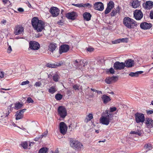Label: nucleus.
Returning <instances> with one entry per match:
<instances>
[{"mask_svg": "<svg viewBox=\"0 0 153 153\" xmlns=\"http://www.w3.org/2000/svg\"><path fill=\"white\" fill-rule=\"evenodd\" d=\"M143 72V71H138L136 72L135 73L130 72L129 75L132 77H137L138 76V75L140 74H141Z\"/></svg>", "mask_w": 153, "mask_h": 153, "instance_id": "obj_26", "label": "nucleus"}, {"mask_svg": "<svg viewBox=\"0 0 153 153\" xmlns=\"http://www.w3.org/2000/svg\"><path fill=\"white\" fill-rule=\"evenodd\" d=\"M150 17L151 19H153V11H151L150 13Z\"/></svg>", "mask_w": 153, "mask_h": 153, "instance_id": "obj_55", "label": "nucleus"}, {"mask_svg": "<svg viewBox=\"0 0 153 153\" xmlns=\"http://www.w3.org/2000/svg\"><path fill=\"white\" fill-rule=\"evenodd\" d=\"M18 10L20 12H22L24 11V9L22 8H19L18 9Z\"/></svg>", "mask_w": 153, "mask_h": 153, "instance_id": "obj_58", "label": "nucleus"}, {"mask_svg": "<svg viewBox=\"0 0 153 153\" xmlns=\"http://www.w3.org/2000/svg\"><path fill=\"white\" fill-rule=\"evenodd\" d=\"M23 31V27L21 25H18L15 27L14 33L16 35H18L22 34Z\"/></svg>", "mask_w": 153, "mask_h": 153, "instance_id": "obj_14", "label": "nucleus"}, {"mask_svg": "<svg viewBox=\"0 0 153 153\" xmlns=\"http://www.w3.org/2000/svg\"><path fill=\"white\" fill-rule=\"evenodd\" d=\"M77 16L76 13L74 12L68 13L66 15V17L68 19L74 20Z\"/></svg>", "mask_w": 153, "mask_h": 153, "instance_id": "obj_18", "label": "nucleus"}, {"mask_svg": "<svg viewBox=\"0 0 153 153\" xmlns=\"http://www.w3.org/2000/svg\"><path fill=\"white\" fill-rule=\"evenodd\" d=\"M152 27V24L146 22H143L140 24V27L143 29H150Z\"/></svg>", "mask_w": 153, "mask_h": 153, "instance_id": "obj_21", "label": "nucleus"}, {"mask_svg": "<svg viewBox=\"0 0 153 153\" xmlns=\"http://www.w3.org/2000/svg\"><path fill=\"white\" fill-rule=\"evenodd\" d=\"M146 123L149 128H152L153 126V120L151 118L147 119Z\"/></svg>", "mask_w": 153, "mask_h": 153, "instance_id": "obj_25", "label": "nucleus"}, {"mask_svg": "<svg viewBox=\"0 0 153 153\" xmlns=\"http://www.w3.org/2000/svg\"><path fill=\"white\" fill-rule=\"evenodd\" d=\"M11 111L9 109H7V110L6 111H3V115H4L5 116L6 115V114H8V116L9 115V114L10 113Z\"/></svg>", "mask_w": 153, "mask_h": 153, "instance_id": "obj_45", "label": "nucleus"}, {"mask_svg": "<svg viewBox=\"0 0 153 153\" xmlns=\"http://www.w3.org/2000/svg\"><path fill=\"white\" fill-rule=\"evenodd\" d=\"M31 23L34 29L38 32H40L45 29L44 23L42 21L39 20L37 17H33L32 19Z\"/></svg>", "mask_w": 153, "mask_h": 153, "instance_id": "obj_1", "label": "nucleus"}, {"mask_svg": "<svg viewBox=\"0 0 153 153\" xmlns=\"http://www.w3.org/2000/svg\"><path fill=\"white\" fill-rule=\"evenodd\" d=\"M117 108L115 107H114L113 108H111L110 109V111H108L109 113L112 114L111 112L115 111L116 110Z\"/></svg>", "mask_w": 153, "mask_h": 153, "instance_id": "obj_43", "label": "nucleus"}, {"mask_svg": "<svg viewBox=\"0 0 153 153\" xmlns=\"http://www.w3.org/2000/svg\"><path fill=\"white\" fill-rule=\"evenodd\" d=\"M62 95L58 94L55 95V98L57 100H59L62 99Z\"/></svg>", "mask_w": 153, "mask_h": 153, "instance_id": "obj_37", "label": "nucleus"}, {"mask_svg": "<svg viewBox=\"0 0 153 153\" xmlns=\"http://www.w3.org/2000/svg\"><path fill=\"white\" fill-rule=\"evenodd\" d=\"M140 4V1L138 0H134L132 4V7L134 8H137Z\"/></svg>", "mask_w": 153, "mask_h": 153, "instance_id": "obj_28", "label": "nucleus"}, {"mask_svg": "<svg viewBox=\"0 0 153 153\" xmlns=\"http://www.w3.org/2000/svg\"><path fill=\"white\" fill-rule=\"evenodd\" d=\"M42 85V83L40 82H36L35 83V85L36 87L40 86Z\"/></svg>", "mask_w": 153, "mask_h": 153, "instance_id": "obj_48", "label": "nucleus"}, {"mask_svg": "<svg viewBox=\"0 0 153 153\" xmlns=\"http://www.w3.org/2000/svg\"><path fill=\"white\" fill-rule=\"evenodd\" d=\"M57 23L59 25H62L63 23V22H62L61 20H59L58 22Z\"/></svg>", "mask_w": 153, "mask_h": 153, "instance_id": "obj_60", "label": "nucleus"}, {"mask_svg": "<svg viewBox=\"0 0 153 153\" xmlns=\"http://www.w3.org/2000/svg\"><path fill=\"white\" fill-rule=\"evenodd\" d=\"M112 43L113 44H117L120 43V39L112 41Z\"/></svg>", "mask_w": 153, "mask_h": 153, "instance_id": "obj_47", "label": "nucleus"}, {"mask_svg": "<svg viewBox=\"0 0 153 153\" xmlns=\"http://www.w3.org/2000/svg\"><path fill=\"white\" fill-rule=\"evenodd\" d=\"M71 92L70 91H69V90L67 92V94H71Z\"/></svg>", "mask_w": 153, "mask_h": 153, "instance_id": "obj_62", "label": "nucleus"}, {"mask_svg": "<svg viewBox=\"0 0 153 153\" xmlns=\"http://www.w3.org/2000/svg\"><path fill=\"white\" fill-rule=\"evenodd\" d=\"M56 47L57 46L56 44H51L49 46L48 50L51 52H53L55 50Z\"/></svg>", "mask_w": 153, "mask_h": 153, "instance_id": "obj_30", "label": "nucleus"}, {"mask_svg": "<svg viewBox=\"0 0 153 153\" xmlns=\"http://www.w3.org/2000/svg\"><path fill=\"white\" fill-rule=\"evenodd\" d=\"M12 51V49L10 46H9L7 50V52L10 53Z\"/></svg>", "mask_w": 153, "mask_h": 153, "instance_id": "obj_53", "label": "nucleus"}, {"mask_svg": "<svg viewBox=\"0 0 153 153\" xmlns=\"http://www.w3.org/2000/svg\"><path fill=\"white\" fill-rule=\"evenodd\" d=\"M56 91V89L53 87H52L49 89V92L52 94L54 93Z\"/></svg>", "mask_w": 153, "mask_h": 153, "instance_id": "obj_40", "label": "nucleus"}, {"mask_svg": "<svg viewBox=\"0 0 153 153\" xmlns=\"http://www.w3.org/2000/svg\"><path fill=\"white\" fill-rule=\"evenodd\" d=\"M120 42H122L127 43L128 42V39L127 38L120 39Z\"/></svg>", "mask_w": 153, "mask_h": 153, "instance_id": "obj_42", "label": "nucleus"}, {"mask_svg": "<svg viewBox=\"0 0 153 153\" xmlns=\"http://www.w3.org/2000/svg\"><path fill=\"white\" fill-rule=\"evenodd\" d=\"M101 98L104 103H106L111 100V99L110 97L108 96L105 95H103Z\"/></svg>", "mask_w": 153, "mask_h": 153, "instance_id": "obj_27", "label": "nucleus"}, {"mask_svg": "<svg viewBox=\"0 0 153 153\" xmlns=\"http://www.w3.org/2000/svg\"><path fill=\"white\" fill-rule=\"evenodd\" d=\"M50 12L51 13L52 16L53 17H55L59 15V10L57 7H53L50 8Z\"/></svg>", "mask_w": 153, "mask_h": 153, "instance_id": "obj_10", "label": "nucleus"}, {"mask_svg": "<svg viewBox=\"0 0 153 153\" xmlns=\"http://www.w3.org/2000/svg\"><path fill=\"white\" fill-rule=\"evenodd\" d=\"M26 109H23L19 111H18L16 113L15 116L16 119L18 120L22 118L23 117V113Z\"/></svg>", "mask_w": 153, "mask_h": 153, "instance_id": "obj_16", "label": "nucleus"}, {"mask_svg": "<svg viewBox=\"0 0 153 153\" xmlns=\"http://www.w3.org/2000/svg\"><path fill=\"white\" fill-rule=\"evenodd\" d=\"M62 63H57L56 64H51L48 63L47 64V66L49 68H56L57 67L61 65Z\"/></svg>", "mask_w": 153, "mask_h": 153, "instance_id": "obj_31", "label": "nucleus"}, {"mask_svg": "<svg viewBox=\"0 0 153 153\" xmlns=\"http://www.w3.org/2000/svg\"><path fill=\"white\" fill-rule=\"evenodd\" d=\"M29 82H30L29 81L27 80L26 81L22 82L21 84V85H23L28 84Z\"/></svg>", "mask_w": 153, "mask_h": 153, "instance_id": "obj_46", "label": "nucleus"}, {"mask_svg": "<svg viewBox=\"0 0 153 153\" xmlns=\"http://www.w3.org/2000/svg\"><path fill=\"white\" fill-rule=\"evenodd\" d=\"M144 147V149L146 150V151L151 150L153 148L152 144L149 143L145 144Z\"/></svg>", "mask_w": 153, "mask_h": 153, "instance_id": "obj_29", "label": "nucleus"}, {"mask_svg": "<svg viewBox=\"0 0 153 153\" xmlns=\"http://www.w3.org/2000/svg\"><path fill=\"white\" fill-rule=\"evenodd\" d=\"M114 5L113 1H110L107 4V7L104 12L105 14H106L109 13L114 7Z\"/></svg>", "mask_w": 153, "mask_h": 153, "instance_id": "obj_12", "label": "nucleus"}, {"mask_svg": "<svg viewBox=\"0 0 153 153\" xmlns=\"http://www.w3.org/2000/svg\"><path fill=\"white\" fill-rule=\"evenodd\" d=\"M125 67L127 68H131L133 67L134 65V60L129 59L125 61Z\"/></svg>", "mask_w": 153, "mask_h": 153, "instance_id": "obj_19", "label": "nucleus"}, {"mask_svg": "<svg viewBox=\"0 0 153 153\" xmlns=\"http://www.w3.org/2000/svg\"><path fill=\"white\" fill-rule=\"evenodd\" d=\"M74 5L76 7H82V3L80 4H74Z\"/></svg>", "mask_w": 153, "mask_h": 153, "instance_id": "obj_57", "label": "nucleus"}, {"mask_svg": "<svg viewBox=\"0 0 153 153\" xmlns=\"http://www.w3.org/2000/svg\"><path fill=\"white\" fill-rule=\"evenodd\" d=\"M134 16L137 20H140L143 16V14L140 10H136L134 12Z\"/></svg>", "mask_w": 153, "mask_h": 153, "instance_id": "obj_7", "label": "nucleus"}, {"mask_svg": "<svg viewBox=\"0 0 153 153\" xmlns=\"http://www.w3.org/2000/svg\"><path fill=\"white\" fill-rule=\"evenodd\" d=\"M82 7H88L90 8L92 6V5L89 3H87L85 4H82Z\"/></svg>", "mask_w": 153, "mask_h": 153, "instance_id": "obj_39", "label": "nucleus"}, {"mask_svg": "<svg viewBox=\"0 0 153 153\" xmlns=\"http://www.w3.org/2000/svg\"><path fill=\"white\" fill-rule=\"evenodd\" d=\"M124 25L129 29L133 28L137 25V22L129 17H125L123 19Z\"/></svg>", "mask_w": 153, "mask_h": 153, "instance_id": "obj_2", "label": "nucleus"}, {"mask_svg": "<svg viewBox=\"0 0 153 153\" xmlns=\"http://www.w3.org/2000/svg\"><path fill=\"white\" fill-rule=\"evenodd\" d=\"M94 7L95 9L99 11H102L104 8L103 4L100 2H96L94 4Z\"/></svg>", "mask_w": 153, "mask_h": 153, "instance_id": "obj_15", "label": "nucleus"}, {"mask_svg": "<svg viewBox=\"0 0 153 153\" xmlns=\"http://www.w3.org/2000/svg\"><path fill=\"white\" fill-rule=\"evenodd\" d=\"M3 2L4 4L7 3V0H3Z\"/></svg>", "mask_w": 153, "mask_h": 153, "instance_id": "obj_63", "label": "nucleus"}, {"mask_svg": "<svg viewBox=\"0 0 153 153\" xmlns=\"http://www.w3.org/2000/svg\"><path fill=\"white\" fill-rule=\"evenodd\" d=\"M22 106V105L19 102L15 104V109H18L21 108Z\"/></svg>", "mask_w": 153, "mask_h": 153, "instance_id": "obj_36", "label": "nucleus"}, {"mask_svg": "<svg viewBox=\"0 0 153 153\" xmlns=\"http://www.w3.org/2000/svg\"><path fill=\"white\" fill-rule=\"evenodd\" d=\"M3 111L2 110H0V120H2L3 118H6L8 116V114H6L5 116L3 115Z\"/></svg>", "mask_w": 153, "mask_h": 153, "instance_id": "obj_35", "label": "nucleus"}, {"mask_svg": "<svg viewBox=\"0 0 153 153\" xmlns=\"http://www.w3.org/2000/svg\"><path fill=\"white\" fill-rule=\"evenodd\" d=\"M84 19L87 21H89L90 20L91 15L89 13L85 12L84 13L83 15Z\"/></svg>", "mask_w": 153, "mask_h": 153, "instance_id": "obj_23", "label": "nucleus"}, {"mask_svg": "<svg viewBox=\"0 0 153 153\" xmlns=\"http://www.w3.org/2000/svg\"><path fill=\"white\" fill-rule=\"evenodd\" d=\"M87 50L88 51L91 52L94 51V49L92 48H88L87 49Z\"/></svg>", "mask_w": 153, "mask_h": 153, "instance_id": "obj_56", "label": "nucleus"}, {"mask_svg": "<svg viewBox=\"0 0 153 153\" xmlns=\"http://www.w3.org/2000/svg\"><path fill=\"white\" fill-rule=\"evenodd\" d=\"M93 118V114H89L86 117L85 120V122L87 123L90 120Z\"/></svg>", "mask_w": 153, "mask_h": 153, "instance_id": "obj_32", "label": "nucleus"}, {"mask_svg": "<svg viewBox=\"0 0 153 153\" xmlns=\"http://www.w3.org/2000/svg\"><path fill=\"white\" fill-rule=\"evenodd\" d=\"M59 78V76L57 74H55L53 76V79L55 82H57Z\"/></svg>", "mask_w": 153, "mask_h": 153, "instance_id": "obj_38", "label": "nucleus"}, {"mask_svg": "<svg viewBox=\"0 0 153 153\" xmlns=\"http://www.w3.org/2000/svg\"><path fill=\"white\" fill-rule=\"evenodd\" d=\"M48 134V131H46L41 135V137H43V136H46Z\"/></svg>", "mask_w": 153, "mask_h": 153, "instance_id": "obj_54", "label": "nucleus"}, {"mask_svg": "<svg viewBox=\"0 0 153 153\" xmlns=\"http://www.w3.org/2000/svg\"><path fill=\"white\" fill-rule=\"evenodd\" d=\"M48 149L47 148L43 147L39 151V153H47Z\"/></svg>", "mask_w": 153, "mask_h": 153, "instance_id": "obj_34", "label": "nucleus"}, {"mask_svg": "<svg viewBox=\"0 0 153 153\" xmlns=\"http://www.w3.org/2000/svg\"><path fill=\"white\" fill-rule=\"evenodd\" d=\"M130 134H135L136 135H138L140 136L141 135L142 133L141 131L137 130L136 131H131Z\"/></svg>", "mask_w": 153, "mask_h": 153, "instance_id": "obj_33", "label": "nucleus"}, {"mask_svg": "<svg viewBox=\"0 0 153 153\" xmlns=\"http://www.w3.org/2000/svg\"><path fill=\"white\" fill-rule=\"evenodd\" d=\"M113 67L116 70H121L124 68L125 64L123 62H120L118 61H117L114 63Z\"/></svg>", "mask_w": 153, "mask_h": 153, "instance_id": "obj_9", "label": "nucleus"}, {"mask_svg": "<svg viewBox=\"0 0 153 153\" xmlns=\"http://www.w3.org/2000/svg\"><path fill=\"white\" fill-rule=\"evenodd\" d=\"M107 114L105 116H102L100 119V123L106 125L109 124L110 120L112 119V114L108 113V110L106 111Z\"/></svg>", "mask_w": 153, "mask_h": 153, "instance_id": "obj_3", "label": "nucleus"}, {"mask_svg": "<svg viewBox=\"0 0 153 153\" xmlns=\"http://www.w3.org/2000/svg\"><path fill=\"white\" fill-rule=\"evenodd\" d=\"M27 102L28 103H32L33 102V100H32V99L30 97H29L27 99Z\"/></svg>", "mask_w": 153, "mask_h": 153, "instance_id": "obj_51", "label": "nucleus"}, {"mask_svg": "<svg viewBox=\"0 0 153 153\" xmlns=\"http://www.w3.org/2000/svg\"><path fill=\"white\" fill-rule=\"evenodd\" d=\"M91 90L93 91H95L97 92V93L99 92V91L95 90L94 89L91 88Z\"/></svg>", "mask_w": 153, "mask_h": 153, "instance_id": "obj_59", "label": "nucleus"}, {"mask_svg": "<svg viewBox=\"0 0 153 153\" xmlns=\"http://www.w3.org/2000/svg\"><path fill=\"white\" fill-rule=\"evenodd\" d=\"M120 12V9L119 6H118L115 10H113L110 13V15L111 17L115 16L118 13H119Z\"/></svg>", "mask_w": 153, "mask_h": 153, "instance_id": "obj_24", "label": "nucleus"}, {"mask_svg": "<svg viewBox=\"0 0 153 153\" xmlns=\"http://www.w3.org/2000/svg\"><path fill=\"white\" fill-rule=\"evenodd\" d=\"M21 145L23 148L25 149L27 148L28 144L27 142H25L22 143L21 144Z\"/></svg>", "mask_w": 153, "mask_h": 153, "instance_id": "obj_41", "label": "nucleus"}, {"mask_svg": "<svg viewBox=\"0 0 153 153\" xmlns=\"http://www.w3.org/2000/svg\"><path fill=\"white\" fill-rule=\"evenodd\" d=\"M52 153H59V152L57 150H56L54 152H52Z\"/></svg>", "mask_w": 153, "mask_h": 153, "instance_id": "obj_64", "label": "nucleus"}, {"mask_svg": "<svg viewBox=\"0 0 153 153\" xmlns=\"http://www.w3.org/2000/svg\"><path fill=\"white\" fill-rule=\"evenodd\" d=\"M39 44L35 41H30L29 43V47L32 50H37L40 48Z\"/></svg>", "mask_w": 153, "mask_h": 153, "instance_id": "obj_8", "label": "nucleus"}, {"mask_svg": "<svg viewBox=\"0 0 153 153\" xmlns=\"http://www.w3.org/2000/svg\"><path fill=\"white\" fill-rule=\"evenodd\" d=\"M79 86L77 85H75L73 86V88L75 90H79Z\"/></svg>", "mask_w": 153, "mask_h": 153, "instance_id": "obj_52", "label": "nucleus"}, {"mask_svg": "<svg viewBox=\"0 0 153 153\" xmlns=\"http://www.w3.org/2000/svg\"><path fill=\"white\" fill-rule=\"evenodd\" d=\"M60 131L61 134L64 135L66 134L67 130V127L63 122H61L59 124Z\"/></svg>", "mask_w": 153, "mask_h": 153, "instance_id": "obj_11", "label": "nucleus"}, {"mask_svg": "<svg viewBox=\"0 0 153 153\" xmlns=\"http://www.w3.org/2000/svg\"><path fill=\"white\" fill-rule=\"evenodd\" d=\"M107 72H108V71H107ZM108 72H109L111 74H113L114 73V70L112 68L109 69L108 71Z\"/></svg>", "mask_w": 153, "mask_h": 153, "instance_id": "obj_50", "label": "nucleus"}, {"mask_svg": "<svg viewBox=\"0 0 153 153\" xmlns=\"http://www.w3.org/2000/svg\"><path fill=\"white\" fill-rule=\"evenodd\" d=\"M58 115L62 118H64L67 115V112L65 108L63 106H60L58 108Z\"/></svg>", "mask_w": 153, "mask_h": 153, "instance_id": "obj_5", "label": "nucleus"}, {"mask_svg": "<svg viewBox=\"0 0 153 153\" xmlns=\"http://www.w3.org/2000/svg\"><path fill=\"white\" fill-rule=\"evenodd\" d=\"M69 49L68 45L64 44L61 45L59 48V53L60 54L63 53L67 52Z\"/></svg>", "mask_w": 153, "mask_h": 153, "instance_id": "obj_13", "label": "nucleus"}, {"mask_svg": "<svg viewBox=\"0 0 153 153\" xmlns=\"http://www.w3.org/2000/svg\"><path fill=\"white\" fill-rule=\"evenodd\" d=\"M143 6L145 9H150L153 7V2L150 1H147L143 4Z\"/></svg>", "mask_w": 153, "mask_h": 153, "instance_id": "obj_17", "label": "nucleus"}, {"mask_svg": "<svg viewBox=\"0 0 153 153\" xmlns=\"http://www.w3.org/2000/svg\"><path fill=\"white\" fill-rule=\"evenodd\" d=\"M5 74L4 72L2 71H0V77L1 78H4Z\"/></svg>", "mask_w": 153, "mask_h": 153, "instance_id": "obj_44", "label": "nucleus"}, {"mask_svg": "<svg viewBox=\"0 0 153 153\" xmlns=\"http://www.w3.org/2000/svg\"><path fill=\"white\" fill-rule=\"evenodd\" d=\"M147 114H150L153 113V110H149L146 111Z\"/></svg>", "mask_w": 153, "mask_h": 153, "instance_id": "obj_49", "label": "nucleus"}, {"mask_svg": "<svg viewBox=\"0 0 153 153\" xmlns=\"http://www.w3.org/2000/svg\"><path fill=\"white\" fill-rule=\"evenodd\" d=\"M70 146L73 148L78 149H81L83 148V145L79 142L73 138L69 139Z\"/></svg>", "mask_w": 153, "mask_h": 153, "instance_id": "obj_4", "label": "nucleus"}, {"mask_svg": "<svg viewBox=\"0 0 153 153\" xmlns=\"http://www.w3.org/2000/svg\"><path fill=\"white\" fill-rule=\"evenodd\" d=\"M6 23V20H3L1 22V23L3 24H5Z\"/></svg>", "mask_w": 153, "mask_h": 153, "instance_id": "obj_61", "label": "nucleus"}, {"mask_svg": "<svg viewBox=\"0 0 153 153\" xmlns=\"http://www.w3.org/2000/svg\"><path fill=\"white\" fill-rule=\"evenodd\" d=\"M117 76H113L111 77H108L106 78L105 80V82L107 84H111L113 82H115L117 81Z\"/></svg>", "mask_w": 153, "mask_h": 153, "instance_id": "obj_20", "label": "nucleus"}, {"mask_svg": "<svg viewBox=\"0 0 153 153\" xmlns=\"http://www.w3.org/2000/svg\"><path fill=\"white\" fill-rule=\"evenodd\" d=\"M135 117L137 123L143 122L145 120L144 116L143 114L137 113L135 114Z\"/></svg>", "mask_w": 153, "mask_h": 153, "instance_id": "obj_6", "label": "nucleus"}, {"mask_svg": "<svg viewBox=\"0 0 153 153\" xmlns=\"http://www.w3.org/2000/svg\"><path fill=\"white\" fill-rule=\"evenodd\" d=\"M83 64V62L82 60H76L74 62V64L76 68H80Z\"/></svg>", "mask_w": 153, "mask_h": 153, "instance_id": "obj_22", "label": "nucleus"}]
</instances>
